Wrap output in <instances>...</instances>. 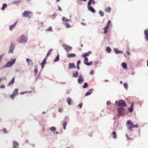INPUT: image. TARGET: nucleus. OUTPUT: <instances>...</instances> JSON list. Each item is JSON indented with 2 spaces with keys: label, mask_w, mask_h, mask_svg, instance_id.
<instances>
[{
  "label": "nucleus",
  "mask_w": 148,
  "mask_h": 148,
  "mask_svg": "<svg viewBox=\"0 0 148 148\" xmlns=\"http://www.w3.org/2000/svg\"><path fill=\"white\" fill-rule=\"evenodd\" d=\"M10 59L11 60L8 62L6 64L3 66L4 68L11 67L14 64L16 61V58L12 57Z\"/></svg>",
  "instance_id": "f257e3e1"
},
{
  "label": "nucleus",
  "mask_w": 148,
  "mask_h": 148,
  "mask_svg": "<svg viewBox=\"0 0 148 148\" xmlns=\"http://www.w3.org/2000/svg\"><path fill=\"white\" fill-rule=\"evenodd\" d=\"M17 41L21 44H25L27 42V38L25 35L23 34L18 38Z\"/></svg>",
  "instance_id": "f03ea898"
},
{
  "label": "nucleus",
  "mask_w": 148,
  "mask_h": 148,
  "mask_svg": "<svg viewBox=\"0 0 148 148\" xmlns=\"http://www.w3.org/2000/svg\"><path fill=\"white\" fill-rule=\"evenodd\" d=\"M115 104L119 107H125L127 106V104L125 101L122 99L118 101H116Z\"/></svg>",
  "instance_id": "7ed1b4c3"
},
{
  "label": "nucleus",
  "mask_w": 148,
  "mask_h": 148,
  "mask_svg": "<svg viewBox=\"0 0 148 148\" xmlns=\"http://www.w3.org/2000/svg\"><path fill=\"white\" fill-rule=\"evenodd\" d=\"M125 108L123 107H119L118 108L117 111L118 112V117L126 113V110Z\"/></svg>",
  "instance_id": "20e7f679"
},
{
  "label": "nucleus",
  "mask_w": 148,
  "mask_h": 148,
  "mask_svg": "<svg viewBox=\"0 0 148 148\" xmlns=\"http://www.w3.org/2000/svg\"><path fill=\"white\" fill-rule=\"evenodd\" d=\"M111 22V21L110 20H108L106 23V25L103 28V33L104 34H106L108 33Z\"/></svg>",
  "instance_id": "39448f33"
},
{
  "label": "nucleus",
  "mask_w": 148,
  "mask_h": 148,
  "mask_svg": "<svg viewBox=\"0 0 148 148\" xmlns=\"http://www.w3.org/2000/svg\"><path fill=\"white\" fill-rule=\"evenodd\" d=\"M90 1L91 0H89L88 3L87 8L88 10L92 13H96V11L95 9L91 6V3L90 2Z\"/></svg>",
  "instance_id": "423d86ee"
},
{
  "label": "nucleus",
  "mask_w": 148,
  "mask_h": 148,
  "mask_svg": "<svg viewBox=\"0 0 148 148\" xmlns=\"http://www.w3.org/2000/svg\"><path fill=\"white\" fill-rule=\"evenodd\" d=\"M62 20L64 22V25L66 28L71 27V26L68 23V22L69 21V20L67 19L64 17H63L62 18Z\"/></svg>",
  "instance_id": "0eeeda50"
},
{
  "label": "nucleus",
  "mask_w": 148,
  "mask_h": 148,
  "mask_svg": "<svg viewBox=\"0 0 148 148\" xmlns=\"http://www.w3.org/2000/svg\"><path fill=\"white\" fill-rule=\"evenodd\" d=\"M62 46L64 48L65 51L67 52H68L72 50V48L71 46L65 44H63Z\"/></svg>",
  "instance_id": "6e6552de"
},
{
  "label": "nucleus",
  "mask_w": 148,
  "mask_h": 148,
  "mask_svg": "<svg viewBox=\"0 0 148 148\" xmlns=\"http://www.w3.org/2000/svg\"><path fill=\"white\" fill-rule=\"evenodd\" d=\"M88 60L87 57L84 58V64L87 66H90L91 65L92 63V62H90L88 63Z\"/></svg>",
  "instance_id": "1a4fd4ad"
},
{
  "label": "nucleus",
  "mask_w": 148,
  "mask_h": 148,
  "mask_svg": "<svg viewBox=\"0 0 148 148\" xmlns=\"http://www.w3.org/2000/svg\"><path fill=\"white\" fill-rule=\"evenodd\" d=\"M14 48V44L13 43H11L9 47V53H13Z\"/></svg>",
  "instance_id": "9d476101"
},
{
  "label": "nucleus",
  "mask_w": 148,
  "mask_h": 148,
  "mask_svg": "<svg viewBox=\"0 0 148 148\" xmlns=\"http://www.w3.org/2000/svg\"><path fill=\"white\" fill-rule=\"evenodd\" d=\"M84 80L82 75H79L77 80L78 83L79 84H82Z\"/></svg>",
  "instance_id": "9b49d317"
},
{
  "label": "nucleus",
  "mask_w": 148,
  "mask_h": 148,
  "mask_svg": "<svg viewBox=\"0 0 148 148\" xmlns=\"http://www.w3.org/2000/svg\"><path fill=\"white\" fill-rule=\"evenodd\" d=\"M31 13L30 12L25 11L22 13V16L25 17H30V14Z\"/></svg>",
  "instance_id": "f8f14e48"
},
{
  "label": "nucleus",
  "mask_w": 148,
  "mask_h": 148,
  "mask_svg": "<svg viewBox=\"0 0 148 148\" xmlns=\"http://www.w3.org/2000/svg\"><path fill=\"white\" fill-rule=\"evenodd\" d=\"M18 21H16L13 24H12L9 26V29L11 31L14 29L16 26V25Z\"/></svg>",
  "instance_id": "ddd939ff"
},
{
  "label": "nucleus",
  "mask_w": 148,
  "mask_h": 148,
  "mask_svg": "<svg viewBox=\"0 0 148 148\" xmlns=\"http://www.w3.org/2000/svg\"><path fill=\"white\" fill-rule=\"evenodd\" d=\"M47 58L45 57L42 63L40 64L42 69L44 67L45 64L47 63Z\"/></svg>",
  "instance_id": "4468645a"
},
{
  "label": "nucleus",
  "mask_w": 148,
  "mask_h": 148,
  "mask_svg": "<svg viewBox=\"0 0 148 148\" xmlns=\"http://www.w3.org/2000/svg\"><path fill=\"white\" fill-rule=\"evenodd\" d=\"M26 61L28 65L29 66H31L33 64V61L30 59L29 58H27L26 59Z\"/></svg>",
  "instance_id": "2eb2a0df"
},
{
  "label": "nucleus",
  "mask_w": 148,
  "mask_h": 148,
  "mask_svg": "<svg viewBox=\"0 0 148 148\" xmlns=\"http://www.w3.org/2000/svg\"><path fill=\"white\" fill-rule=\"evenodd\" d=\"M12 145L13 148H18L19 146L18 143L15 140L12 142Z\"/></svg>",
  "instance_id": "dca6fc26"
},
{
  "label": "nucleus",
  "mask_w": 148,
  "mask_h": 148,
  "mask_svg": "<svg viewBox=\"0 0 148 148\" xmlns=\"http://www.w3.org/2000/svg\"><path fill=\"white\" fill-rule=\"evenodd\" d=\"M144 34L145 36V38L147 41H148V30L147 29L144 30Z\"/></svg>",
  "instance_id": "f3484780"
},
{
  "label": "nucleus",
  "mask_w": 148,
  "mask_h": 148,
  "mask_svg": "<svg viewBox=\"0 0 148 148\" xmlns=\"http://www.w3.org/2000/svg\"><path fill=\"white\" fill-rule=\"evenodd\" d=\"M93 91L92 88L89 89L88 90L86 93L85 96H87L90 95Z\"/></svg>",
  "instance_id": "a211bd4d"
},
{
  "label": "nucleus",
  "mask_w": 148,
  "mask_h": 148,
  "mask_svg": "<svg viewBox=\"0 0 148 148\" xmlns=\"http://www.w3.org/2000/svg\"><path fill=\"white\" fill-rule=\"evenodd\" d=\"M113 125V130L116 131L118 129V122L117 121H115Z\"/></svg>",
  "instance_id": "6ab92c4d"
},
{
  "label": "nucleus",
  "mask_w": 148,
  "mask_h": 148,
  "mask_svg": "<svg viewBox=\"0 0 148 148\" xmlns=\"http://www.w3.org/2000/svg\"><path fill=\"white\" fill-rule=\"evenodd\" d=\"M134 103H132L130 106L128 108V110L131 113L134 110Z\"/></svg>",
  "instance_id": "aec40b11"
},
{
  "label": "nucleus",
  "mask_w": 148,
  "mask_h": 148,
  "mask_svg": "<svg viewBox=\"0 0 148 148\" xmlns=\"http://www.w3.org/2000/svg\"><path fill=\"white\" fill-rule=\"evenodd\" d=\"M75 68V64L73 63H69V67L68 69H70L72 68Z\"/></svg>",
  "instance_id": "412c9836"
},
{
  "label": "nucleus",
  "mask_w": 148,
  "mask_h": 148,
  "mask_svg": "<svg viewBox=\"0 0 148 148\" xmlns=\"http://www.w3.org/2000/svg\"><path fill=\"white\" fill-rule=\"evenodd\" d=\"M76 55L74 53H71L68 54L67 56L69 58H74L76 56Z\"/></svg>",
  "instance_id": "4be33fe9"
},
{
  "label": "nucleus",
  "mask_w": 148,
  "mask_h": 148,
  "mask_svg": "<svg viewBox=\"0 0 148 148\" xmlns=\"http://www.w3.org/2000/svg\"><path fill=\"white\" fill-rule=\"evenodd\" d=\"M91 51H89L88 52L82 54V56L85 58L88 56L91 53Z\"/></svg>",
  "instance_id": "5701e85b"
},
{
  "label": "nucleus",
  "mask_w": 148,
  "mask_h": 148,
  "mask_svg": "<svg viewBox=\"0 0 148 148\" xmlns=\"http://www.w3.org/2000/svg\"><path fill=\"white\" fill-rule=\"evenodd\" d=\"M72 77H73L77 78L78 77L79 75V72L76 71L75 72L73 73Z\"/></svg>",
  "instance_id": "b1692460"
},
{
  "label": "nucleus",
  "mask_w": 148,
  "mask_h": 148,
  "mask_svg": "<svg viewBox=\"0 0 148 148\" xmlns=\"http://www.w3.org/2000/svg\"><path fill=\"white\" fill-rule=\"evenodd\" d=\"M115 53L116 54H119L123 53V51L119 50L117 48H114L113 50Z\"/></svg>",
  "instance_id": "393cba45"
},
{
  "label": "nucleus",
  "mask_w": 148,
  "mask_h": 148,
  "mask_svg": "<svg viewBox=\"0 0 148 148\" xmlns=\"http://www.w3.org/2000/svg\"><path fill=\"white\" fill-rule=\"evenodd\" d=\"M121 65L124 69H127V66L125 62H122L121 64Z\"/></svg>",
  "instance_id": "a878e982"
},
{
  "label": "nucleus",
  "mask_w": 148,
  "mask_h": 148,
  "mask_svg": "<svg viewBox=\"0 0 148 148\" xmlns=\"http://www.w3.org/2000/svg\"><path fill=\"white\" fill-rule=\"evenodd\" d=\"M66 101L69 105L70 106L71 105L72 100L70 97H67L66 99Z\"/></svg>",
  "instance_id": "bb28decb"
},
{
  "label": "nucleus",
  "mask_w": 148,
  "mask_h": 148,
  "mask_svg": "<svg viewBox=\"0 0 148 148\" xmlns=\"http://www.w3.org/2000/svg\"><path fill=\"white\" fill-rule=\"evenodd\" d=\"M22 2L23 1L21 0H17L16 1H14L12 2V3L14 4H16L17 3H20Z\"/></svg>",
  "instance_id": "cd10ccee"
},
{
  "label": "nucleus",
  "mask_w": 148,
  "mask_h": 148,
  "mask_svg": "<svg viewBox=\"0 0 148 148\" xmlns=\"http://www.w3.org/2000/svg\"><path fill=\"white\" fill-rule=\"evenodd\" d=\"M15 78L13 77L12 80L8 84V86H9L13 84L14 82Z\"/></svg>",
  "instance_id": "c85d7f7f"
},
{
  "label": "nucleus",
  "mask_w": 148,
  "mask_h": 148,
  "mask_svg": "<svg viewBox=\"0 0 148 148\" xmlns=\"http://www.w3.org/2000/svg\"><path fill=\"white\" fill-rule=\"evenodd\" d=\"M112 138L114 139H116L117 138V135L116 132L115 131L113 132L112 133Z\"/></svg>",
  "instance_id": "c756f323"
},
{
  "label": "nucleus",
  "mask_w": 148,
  "mask_h": 148,
  "mask_svg": "<svg viewBox=\"0 0 148 148\" xmlns=\"http://www.w3.org/2000/svg\"><path fill=\"white\" fill-rule=\"evenodd\" d=\"M81 63V61L80 60H78L77 63V67L76 68L78 70H79V65Z\"/></svg>",
  "instance_id": "7c9ffc66"
},
{
  "label": "nucleus",
  "mask_w": 148,
  "mask_h": 148,
  "mask_svg": "<svg viewBox=\"0 0 148 148\" xmlns=\"http://www.w3.org/2000/svg\"><path fill=\"white\" fill-rule=\"evenodd\" d=\"M53 49H50L48 51L47 54L46 58H47L50 55V54L51 53Z\"/></svg>",
  "instance_id": "2f4dec72"
},
{
  "label": "nucleus",
  "mask_w": 148,
  "mask_h": 148,
  "mask_svg": "<svg viewBox=\"0 0 148 148\" xmlns=\"http://www.w3.org/2000/svg\"><path fill=\"white\" fill-rule=\"evenodd\" d=\"M111 8L110 7H106L105 8V11L108 12L110 13V12L111 11Z\"/></svg>",
  "instance_id": "473e14b6"
},
{
  "label": "nucleus",
  "mask_w": 148,
  "mask_h": 148,
  "mask_svg": "<svg viewBox=\"0 0 148 148\" xmlns=\"http://www.w3.org/2000/svg\"><path fill=\"white\" fill-rule=\"evenodd\" d=\"M59 55L58 54L57 55L56 58L54 60V62H57L59 60Z\"/></svg>",
  "instance_id": "72a5a7b5"
},
{
  "label": "nucleus",
  "mask_w": 148,
  "mask_h": 148,
  "mask_svg": "<svg viewBox=\"0 0 148 148\" xmlns=\"http://www.w3.org/2000/svg\"><path fill=\"white\" fill-rule=\"evenodd\" d=\"M106 50L108 53H110L111 51V49L110 47H106Z\"/></svg>",
  "instance_id": "f704fd0d"
},
{
  "label": "nucleus",
  "mask_w": 148,
  "mask_h": 148,
  "mask_svg": "<svg viewBox=\"0 0 148 148\" xmlns=\"http://www.w3.org/2000/svg\"><path fill=\"white\" fill-rule=\"evenodd\" d=\"M67 125V122L66 121H65L63 123V129L64 130H65L66 129V126Z\"/></svg>",
  "instance_id": "c9c22d12"
},
{
  "label": "nucleus",
  "mask_w": 148,
  "mask_h": 148,
  "mask_svg": "<svg viewBox=\"0 0 148 148\" xmlns=\"http://www.w3.org/2000/svg\"><path fill=\"white\" fill-rule=\"evenodd\" d=\"M7 6V4L6 3L3 4L2 5L1 9L2 10H4Z\"/></svg>",
  "instance_id": "e433bc0d"
},
{
  "label": "nucleus",
  "mask_w": 148,
  "mask_h": 148,
  "mask_svg": "<svg viewBox=\"0 0 148 148\" xmlns=\"http://www.w3.org/2000/svg\"><path fill=\"white\" fill-rule=\"evenodd\" d=\"M127 124L129 125H133V123L130 120H128L127 122Z\"/></svg>",
  "instance_id": "4c0bfd02"
},
{
  "label": "nucleus",
  "mask_w": 148,
  "mask_h": 148,
  "mask_svg": "<svg viewBox=\"0 0 148 148\" xmlns=\"http://www.w3.org/2000/svg\"><path fill=\"white\" fill-rule=\"evenodd\" d=\"M88 86V84L87 82H86L84 83L83 86V88L84 89L87 88Z\"/></svg>",
  "instance_id": "58836bf2"
},
{
  "label": "nucleus",
  "mask_w": 148,
  "mask_h": 148,
  "mask_svg": "<svg viewBox=\"0 0 148 148\" xmlns=\"http://www.w3.org/2000/svg\"><path fill=\"white\" fill-rule=\"evenodd\" d=\"M5 55V53H3L0 55V63H1L3 57Z\"/></svg>",
  "instance_id": "ea45409f"
},
{
  "label": "nucleus",
  "mask_w": 148,
  "mask_h": 148,
  "mask_svg": "<svg viewBox=\"0 0 148 148\" xmlns=\"http://www.w3.org/2000/svg\"><path fill=\"white\" fill-rule=\"evenodd\" d=\"M18 88H16L13 91V93H14V94H15L16 95L18 93Z\"/></svg>",
  "instance_id": "a19ab883"
},
{
  "label": "nucleus",
  "mask_w": 148,
  "mask_h": 148,
  "mask_svg": "<svg viewBox=\"0 0 148 148\" xmlns=\"http://www.w3.org/2000/svg\"><path fill=\"white\" fill-rule=\"evenodd\" d=\"M56 128L54 126L51 127L49 128V130L52 132L56 130Z\"/></svg>",
  "instance_id": "79ce46f5"
},
{
  "label": "nucleus",
  "mask_w": 148,
  "mask_h": 148,
  "mask_svg": "<svg viewBox=\"0 0 148 148\" xmlns=\"http://www.w3.org/2000/svg\"><path fill=\"white\" fill-rule=\"evenodd\" d=\"M56 16V14L54 12L53 14L51 15L50 16V18L52 19H54Z\"/></svg>",
  "instance_id": "37998d69"
},
{
  "label": "nucleus",
  "mask_w": 148,
  "mask_h": 148,
  "mask_svg": "<svg viewBox=\"0 0 148 148\" xmlns=\"http://www.w3.org/2000/svg\"><path fill=\"white\" fill-rule=\"evenodd\" d=\"M123 86L125 89L126 90H127L128 87L127 84L126 83L124 82L123 83Z\"/></svg>",
  "instance_id": "c03bdc74"
},
{
  "label": "nucleus",
  "mask_w": 148,
  "mask_h": 148,
  "mask_svg": "<svg viewBox=\"0 0 148 148\" xmlns=\"http://www.w3.org/2000/svg\"><path fill=\"white\" fill-rule=\"evenodd\" d=\"M99 14L100 16L101 17H103L104 16L103 12L101 10H100L99 11Z\"/></svg>",
  "instance_id": "a18cd8bd"
},
{
  "label": "nucleus",
  "mask_w": 148,
  "mask_h": 148,
  "mask_svg": "<svg viewBox=\"0 0 148 148\" xmlns=\"http://www.w3.org/2000/svg\"><path fill=\"white\" fill-rule=\"evenodd\" d=\"M16 96L15 94H14L13 93L12 95H10V97L12 99H13Z\"/></svg>",
  "instance_id": "49530a36"
},
{
  "label": "nucleus",
  "mask_w": 148,
  "mask_h": 148,
  "mask_svg": "<svg viewBox=\"0 0 148 148\" xmlns=\"http://www.w3.org/2000/svg\"><path fill=\"white\" fill-rule=\"evenodd\" d=\"M2 131L5 134L7 133V131L5 129H3V130H0V131Z\"/></svg>",
  "instance_id": "de8ad7c7"
},
{
  "label": "nucleus",
  "mask_w": 148,
  "mask_h": 148,
  "mask_svg": "<svg viewBox=\"0 0 148 148\" xmlns=\"http://www.w3.org/2000/svg\"><path fill=\"white\" fill-rule=\"evenodd\" d=\"M46 30L47 31H48L52 32V28L51 27H49Z\"/></svg>",
  "instance_id": "09e8293b"
},
{
  "label": "nucleus",
  "mask_w": 148,
  "mask_h": 148,
  "mask_svg": "<svg viewBox=\"0 0 148 148\" xmlns=\"http://www.w3.org/2000/svg\"><path fill=\"white\" fill-rule=\"evenodd\" d=\"M130 126L129 127H128V129L130 130L131 131H132V128H133V127L132 125H130Z\"/></svg>",
  "instance_id": "8fccbe9b"
},
{
  "label": "nucleus",
  "mask_w": 148,
  "mask_h": 148,
  "mask_svg": "<svg viewBox=\"0 0 148 148\" xmlns=\"http://www.w3.org/2000/svg\"><path fill=\"white\" fill-rule=\"evenodd\" d=\"M28 92H29L28 91L23 92H21L20 93V94L22 95H23V94H26V93H28Z\"/></svg>",
  "instance_id": "3c124183"
},
{
  "label": "nucleus",
  "mask_w": 148,
  "mask_h": 148,
  "mask_svg": "<svg viewBox=\"0 0 148 148\" xmlns=\"http://www.w3.org/2000/svg\"><path fill=\"white\" fill-rule=\"evenodd\" d=\"M82 105L83 103H81L77 106V107H79L80 108H82Z\"/></svg>",
  "instance_id": "603ef678"
},
{
  "label": "nucleus",
  "mask_w": 148,
  "mask_h": 148,
  "mask_svg": "<svg viewBox=\"0 0 148 148\" xmlns=\"http://www.w3.org/2000/svg\"><path fill=\"white\" fill-rule=\"evenodd\" d=\"M38 71V70L37 69H35L34 70V73L35 74H36Z\"/></svg>",
  "instance_id": "864d4df0"
},
{
  "label": "nucleus",
  "mask_w": 148,
  "mask_h": 148,
  "mask_svg": "<svg viewBox=\"0 0 148 148\" xmlns=\"http://www.w3.org/2000/svg\"><path fill=\"white\" fill-rule=\"evenodd\" d=\"M90 3H91V4L92 3L93 4H95V1H94V0H91L90 1Z\"/></svg>",
  "instance_id": "5fc2aeb1"
},
{
  "label": "nucleus",
  "mask_w": 148,
  "mask_h": 148,
  "mask_svg": "<svg viewBox=\"0 0 148 148\" xmlns=\"http://www.w3.org/2000/svg\"><path fill=\"white\" fill-rule=\"evenodd\" d=\"M94 73V71L92 69L90 71V74L91 75H92Z\"/></svg>",
  "instance_id": "6e6d98bb"
},
{
  "label": "nucleus",
  "mask_w": 148,
  "mask_h": 148,
  "mask_svg": "<svg viewBox=\"0 0 148 148\" xmlns=\"http://www.w3.org/2000/svg\"><path fill=\"white\" fill-rule=\"evenodd\" d=\"M125 136L129 140H130L131 139V138L129 137L128 136V135L127 134H125Z\"/></svg>",
  "instance_id": "4d7b16f0"
},
{
  "label": "nucleus",
  "mask_w": 148,
  "mask_h": 148,
  "mask_svg": "<svg viewBox=\"0 0 148 148\" xmlns=\"http://www.w3.org/2000/svg\"><path fill=\"white\" fill-rule=\"evenodd\" d=\"M98 62H99V61H96V62H95L94 63V64L96 66L97 65V64H98Z\"/></svg>",
  "instance_id": "13d9d810"
},
{
  "label": "nucleus",
  "mask_w": 148,
  "mask_h": 148,
  "mask_svg": "<svg viewBox=\"0 0 148 148\" xmlns=\"http://www.w3.org/2000/svg\"><path fill=\"white\" fill-rule=\"evenodd\" d=\"M58 10H59L61 12L62 11V10L61 8H60V7L59 6H58Z\"/></svg>",
  "instance_id": "bf43d9fd"
},
{
  "label": "nucleus",
  "mask_w": 148,
  "mask_h": 148,
  "mask_svg": "<svg viewBox=\"0 0 148 148\" xmlns=\"http://www.w3.org/2000/svg\"><path fill=\"white\" fill-rule=\"evenodd\" d=\"M133 128H137L138 127V125H133Z\"/></svg>",
  "instance_id": "052dcab7"
},
{
  "label": "nucleus",
  "mask_w": 148,
  "mask_h": 148,
  "mask_svg": "<svg viewBox=\"0 0 148 148\" xmlns=\"http://www.w3.org/2000/svg\"><path fill=\"white\" fill-rule=\"evenodd\" d=\"M5 86L4 85H2L0 86V88H5Z\"/></svg>",
  "instance_id": "680f3d73"
},
{
  "label": "nucleus",
  "mask_w": 148,
  "mask_h": 148,
  "mask_svg": "<svg viewBox=\"0 0 148 148\" xmlns=\"http://www.w3.org/2000/svg\"><path fill=\"white\" fill-rule=\"evenodd\" d=\"M68 119V117L67 116H66L64 118V120L65 121H67V119Z\"/></svg>",
  "instance_id": "e2e57ef3"
},
{
  "label": "nucleus",
  "mask_w": 148,
  "mask_h": 148,
  "mask_svg": "<svg viewBox=\"0 0 148 148\" xmlns=\"http://www.w3.org/2000/svg\"><path fill=\"white\" fill-rule=\"evenodd\" d=\"M106 104L107 105H109V104H111V103L109 101H107L106 102Z\"/></svg>",
  "instance_id": "0e129e2a"
},
{
  "label": "nucleus",
  "mask_w": 148,
  "mask_h": 148,
  "mask_svg": "<svg viewBox=\"0 0 148 148\" xmlns=\"http://www.w3.org/2000/svg\"><path fill=\"white\" fill-rule=\"evenodd\" d=\"M62 109L60 108H59L58 110V111L60 112H61L62 111Z\"/></svg>",
  "instance_id": "69168bd1"
},
{
  "label": "nucleus",
  "mask_w": 148,
  "mask_h": 148,
  "mask_svg": "<svg viewBox=\"0 0 148 148\" xmlns=\"http://www.w3.org/2000/svg\"><path fill=\"white\" fill-rule=\"evenodd\" d=\"M81 23L82 25H85V23H83V22H81Z\"/></svg>",
  "instance_id": "338daca9"
},
{
  "label": "nucleus",
  "mask_w": 148,
  "mask_h": 148,
  "mask_svg": "<svg viewBox=\"0 0 148 148\" xmlns=\"http://www.w3.org/2000/svg\"><path fill=\"white\" fill-rule=\"evenodd\" d=\"M126 53H127V55H129L130 54V53L129 51H127V52H126Z\"/></svg>",
  "instance_id": "774afa93"
}]
</instances>
